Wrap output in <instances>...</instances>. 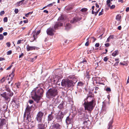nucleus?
<instances>
[{"label": "nucleus", "mask_w": 129, "mask_h": 129, "mask_svg": "<svg viewBox=\"0 0 129 129\" xmlns=\"http://www.w3.org/2000/svg\"><path fill=\"white\" fill-rule=\"evenodd\" d=\"M119 53V52L118 50H117L115 51L112 54V55L113 56L115 57L117 55H118Z\"/></svg>", "instance_id": "obj_24"}, {"label": "nucleus", "mask_w": 129, "mask_h": 129, "mask_svg": "<svg viewBox=\"0 0 129 129\" xmlns=\"http://www.w3.org/2000/svg\"><path fill=\"white\" fill-rule=\"evenodd\" d=\"M5 14V12L4 11H1L0 13V15H1L2 16Z\"/></svg>", "instance_id": "obj_51"}, {"label": "nucleus", "mask_w": 129, "mask_h": 129, "mask_svg": "<svg viewBox=\"0 0 129 129\" xmlns=\"http://www.w3.org/2000/svg\"><path fill=\"white\" fill-rule=\"evenodd\" d=\"M4 38V37L2 34H0V40H3Z\"/></svg>", "instance_id": "obj_41"}, {"label": "nucleus", "mask_w": 129, "mask_h": 129, "mask_svg": "<svg viewBox=\"0 0 129 129\" xmlns=\"http://www.w3.org/2000/svg\"><path fill=\"white\" fill-rule=\"evenodd\" d=\"M129 11V7H127L126 8V12H128Z\"/></svg>", "instance_id": "obj_63"}, {"label": "nucleus", "mask_w": 129, "mask_h": 129, "mask_svg": "<svg viewBox=\"0 0 129 129\" xmlns=\"http://www.w3.org/2000/svg\"><path fill=\"white\" fill-rule=\"evenodd\" d=\"M12 53V51L11 50H10L8 51L7 53V55H10Z\"/></svg>", "instance_id": "obj_40"}, {"label": "nucleus", "mask_w": 129, "mask_h": 129, "mask_svg": "<svg viewBox=\"0 0 129 129\" xmlns=\"http://www.w3.org/2000/svg\"><path fill=\"white\" fill-rule=\"evenodd\" d=\"M5 60V59L4 57H0V61H2L4 60Z\"/></svg>", "instance_id": "obj_59"}, {"label": "nucleus", "mask_w": 129, "mask_h": 129, "mask_svg": "<svg viewBox=\"0 0 129 129\" xmlns=\"http://www.w3.org/2000/svg\"><path fill=\"white\" fill-rule=\"evenodd\" d=\"M40 49L39 48L36 47H33V49L35 50H38Z\"/></svg>", "instance_id": "obj_44"}, {"label": "nucleus", "mask_w": 129, "mask_h": 129, "mask_svg": "<svg viewBox=\"0 0 129 129\" xmlns=\"http://www.w3.org/2000/svg\"><path fill=\"white\" fill-rule=\"evenodd\" d=\"M31 123H30L28 125V128L27 129H32V126H31Z\"/></svg>", "instance_id": "obj_39"}, {"label": "nucleus", "mask_w": 129, "mask_h": 129, "mask_svg": "<svg viewBox=\"0 0 129 129\" xmlns=\"http://www.w3.org/2000/svg\"><path fill=\"white\" fill-rule=\"evenodd\" d=\"M38 129H45V124L43 123L39 124L38 125Z\"/></svg>", "instance_id": "obj_15"}, {"label": "nucleus", "mask_w": 129, "mask_h": 129, "mask_svg": "<svg viewBox=\"0 0 129 129\" xmlns=\"http://www.w3.org/2000/svg\"><path fill=\"white\" fill-rule=\"evenodd\" d=\"M64 18L63 15H61L60 17H59L58 20H63L64 19Z\"/></svg>", "instance_id": "obj_37"}, {"label": "nucleus", "mask_w": 129, "mask_h": 129, "mask_svg": "<svg viewBox=\"0 0 129 129\" xmlns=\"http://www.w3.org/2000/svg\"><path fill=\"white\" fill-rule=\"evenodd\" d=\"M11 94L9 93H7L6 92H2L0 94L1 96L4 98L5 100L8 102H9L11 98L10 97L13 96L14 93L13 92H11Z\"/></svg>", "instance_id": "obj_3"}, {"label": "nucleus", "mask_w": 129, "mask_h": 129, "mask_svg": "<svg viewBox=\"0 0 129 129\" xmlns=\"http://www.w3.org/2000/svg\"><path fill=\"white\" fill-rule=\"evenodd\" d=\"M16 86L17 88H19V86L20 85V83L16 84Z\"/></svg>", "instance_id": "obj_47"}, {"label": "nucleus", "mask_w": 129, "mask_h": 129, "mask_svg": "<svg viewBox=\"0 0 129 129\" xmlns=\"http://www.w3.org/2000/svg\"><path fill=\"white\" fill-rule=\"evenodd\" d=\"M23 41V40H18L17 42V44H20V43H21V41Z\"/></svg>", "instance_id": "obj_50"}, {"label": "nucleus", "mask_w": 129, "mask_h": 129, "mask_svg": "<svg viewBox=\"0 0 129 129\" xmlns=\"http://www.w3.org/2000/svg\"><path fill=\"white\" fill-rule=\"evenodd\" d=\"M4 22H7L8 21V18L7 17H5L4 18Z\"/></svg>", "instance_id": "obj_43"}, {"label": "nucleus", "mask_w": 129, "mask_h": 129, "mask_svg": "<svg viewBox=\"0 0 129 129\" xmlns=\"http://www.w3.org/2000/svg\"><path fill=\"white\" fill-rule=\"evenodd\" d=\"M122 17L120 14H118L116 17V19L117 21H121Z\"/></svg>", "instance_id": "obj_21"}, {"label": "nucleus", "mask_w": 129, "mask_h": 129, "mask_svg": "<svg viewBox=\"0 0 129 129\" xmlns=\"http://www.w3.org/2000/svg\"><path fill=\"white\" fill-rule=\"evenodd\" d=\"M57 94V90L56 89H50L46 92V96L49 99L53 98Z\"/></svg>", "instance_id": "obj_2"}, {"label": "nucleus", "mask_w": 129, "mask_h": 129, "mask_svg": "<svg viewBox=\"0 0 129 129\" xmlns=\"http://www.w3.org/2000/svg\"><path fill=\"white\" fill-rule=\"evenodd\" d=\"M5 90L8 92V93L11 94V92H13L11 91L8 85H6L5 87Z\"/></svg>", "instance_id": "obj_17"}, {"label": "nucleus", "mask_w": 129, "mask_h": 129, "mask_svg": "<svg viewBox=\"0 0 129 129\" xmlns=\"http://www.w3.org/2000/svg\"><path fill=\"white\" fill-rule=\"evenodd\" d=\"M107 5L108 6V7H110V3H111L110 0H107Z\"/></svg>", "instance_id": "obj_32"}, {"label": "nucleus", "mask_w": 129, "mask_h": 129, "mask_svg": "<svg viewBox=\"0 0 129 129\" xmlns=\"http://www.w3.org/2000/svg\"><path fill=\"white\" fill-rule=\"evenodd\" d=\"M32 106H29V105H27L25 110V112L27 113V115H30L32 109Z\"/></svg>", "instance_id": "obj_9"}, {"label": "nucleus", "mask_w": 129, "mask_h": 129, "mask_svg": "<svg viewBox=\"0 0 129 129\" xmlns=\"http://www.w3.org/2000/svg\"><path fill=\"white\" fill-rule=\"evenodd\" d=\"M6 122V120L5 119H1L0 124L1 125H3L5 124Z\"/></svg>", "instance_id": "obj_25"}, {"label": "nucleus", "mask_w": 129, "mask_h": 129, "mask_svg": "<svg viewBox=\"0 0 129 129\" xmlns=\"http://www.w3.org/2000/svg\"><path fill=\"white\" fill-rule=\"evenodd\" d=\"M58 107L60 109H62L63 107V104L62 103H60L58 106Z\"/></svg>", "instance_id": "obj_31"}, {"label": "nucleus", "mask_w": 129, "mask_h": 129, "mask_svg": "<svg viewBox=\"0 0 129 129\" xmlns=\"http://www.w3.org/2000/svg\"><path fill=\"white\" fill-rule=\"evenodd\" d=\"M87 10H88V9L87 8H82L81 9V12H86L87 11Z\"/></svg>", "instance_id": "obj_33"}, {"label": "nucleus", "mask_w": 129, "mask_h": 129, "mask_svg": "<svg viewBox=\"0 0 129 129\" xmlns=\"http://www.w3.org/2000/svg\"><path fill=\"white\" fill-rule=\"evenodd\" d=\"M60 125L56 123L52 126L51 129H60Z\"/></svg>", "instance_id": "obj_14"}, {"label": "nucleus", "mask_w": 129, "mask_h": 129, "mask_svg": "<svg viewBox=\"0 0 129 129\" xmlns=\"http://www.w3.org/2000/svg\"><path fill=\"white\" fill-rule=\"evenodd\" d=\"M73 82L71 80H63L61 82V85L63 86L69 87L73 85Z\"/></svg>", "instance_id": "obj_4"}, {"label": "nucleus", "mask_w": 129, "mask_h": 129, "mask_svg": "<svg viewBox=\"0 0 129 129\" xmlns=\"http://www.w3.org/2000/svg\"><path fill=\"white\" fill-rule=\"evenodd\" d=\"M95 105V99H93L90 102H85L83 104L85 110L91 112L93 109Z\"/></svg>", "instance_id": "obj_1"}, {"label": "nucleus", "mask_w": 129, "mask_h": 129, "mask_svg": "<svg viewBox=\"0 0 129 129\" xmlns=\"http://www.w3.org/2000/svg\"><path fill=\"white\" fill-rule=\"evenodd\" d=\"M36 33L35 31H33V34H34L33 36V37L34 38V40L35 39H36V38H37V37H35V34ZM40 33V30L38 31L36 33L35 35L36 36H37V35H38Z\"/></svg>", "instance_id": "obj_16"}, {"label": "nucleus", "mask_w": 129, "mask_h": 129, "mask_svg": "<svg viewBox=\"0 0 129 129\" xmlns=\"http://www.w3.org/2000/svg\"><path fill=\"white\" fill-rule=\"evenodd\" d=\"M44 113L41 111H39L37 114L36 119L38 122H41L42 117L43 116Z\"/></svg>", "instance_id": "obj_6"}, {"label": "nucleus", "mask_w": 129, "mask_h": 129, "mask_svg": "<svg viewBox=\"0 0 129 129\" xmlns=\"http://www.w3.org/2000/svg\"><path fill=\"white\" fill-rule=\"evenodd\" d=\"M54 118V116L51 114H49L48 116V120L51 121Z\"/></svg>", "instance_id": "obj_18"}, {"label": "nucleus", "mask_w": 129, "mask_h": 129, "mask_svg": "<svg viewBox=\"0 0 129 129\" xmlns=\"http://www.w3.org/2000/svg\"><path fill=\"white\" fill-rule=\"evenodd\" d=\"M12 65H11L10 66L8 67L7 69H6V70H10V69L12 67Z\"/></svg>", "instance_id": "obj_55"}, {"label": "nucleus", "mask_w": 129, "mask_h": 129, "mask_svg": "<svg viewBox=\"0 0 129 129\" xmlns=\"http://www.w3.org/2000/svg\"><path fill=\"white\" fill-rule=\"evenodd\" d=\"M35 94L38 95H41L43 94V89L40 87H37L34 89Z\"/></svg>", "instance_id": "obj_5"}, {"label": "nucleus", "mask_w": 129, "mask_h": 129, "mask_svg": "<svg viewBox=\"0 0 129 129\" xmlns=\"http://www.w3.org/2000/svg\"><path fill=\"white\" fill-rule=\"evenodd\" d=\"M65 28L66 30H68L71 27V24L70 23H67L65 25Z\"/></svg>", "instance_id": "obj_19"}, {"label": "nucleus", "mask_w": 129, "mask_h": 129, "mask_svg": "<svg viewBox=\"0 0 129 129\" xmlns=\"http://www.w3.org/2000/svg\"><path fill=\"white\" fill-rule=\"evenodd\" d=\"M100 46V44L99 43H97L95 44V46L96 47H98Z\"/></svg>", "instance_id": "obj_53"}, {"label": "nucleus", "mask_w": 129, "mask_h": 129, "mask_svg": "<svg viewBox=\"0 0 129 129\" xmlns=\"http://www.w3.org/2000/svg\"><path fill=\"white\" fill-rule=\"evenodd\" d=\"M63 116L64 115L62 112H61L60 113L59 112L58 113L56 117V118L58 121H62V120Z\"/></svg>", "instance_id": "obj_7"}, {"label": "nucleus", "mask_w": 129, "mask_h": 129, "mask_svg": "<svg viewBox=\"0 0 129 129\" xmlns=\"http://www.w3.org/2000/svg\"><path fill=\"white\" fill-rule=\"evenodd\" d=\"M110 38L108 37V38H107V41H106V42H109L110 41Z\"/></svg>", "instance_id": "obj_64"}, {"label": "nucleus", "mask_w": 129, "mask_h": 129, "mask_svg": "<svg viewBox=\"0 0 129 129\" xmlns=\"http://www.w3.org/2000/svg\"><path fill=\"white\" fill-rule=\"evenodd\" d=\"M26 48L28 51L32 50V47L28 45L27 46Z\"/></svg>", "instance_id": "obj_26"}, {"label": "nucleus", "mask_w": 129, "mask_h": 129, "mask_svg": "<svg viewBox=\"0 0 129 129\" xmlns=\"http://www.w3.org/2000/svg\"><path fill=\"white\" fill-rule=\"evenodd\" d=\"M89 38H88L87 39V42L85 44V45L86 46H88L89 45Z\"/></svg>", "instance_id": "obj_30"}, {"label": "nucleus", "mask_w": 129, "mask_h": 129, "mask_svg": "<svg viewBox=\"0 0 129 129\" xmlns=\"http://www.w3.org/2000/svg\"><path fill=\"white\" fill-rule=\"evenodd\" d=\"M121 22V21H115V23L114 25L116 26H117Z\"/></svg>", "instance_id": "obj_28"}, {"label": "nucleus", "mask_w": 129, "mask_h": 129, "mask_svg": "<svg viewBox=\"0 0 129 129\" xmlns=\"http://www.w3.org/2000/svg\"><path fill=\"white\" fill-rule=\"evenodd\" d=\"M54 30L53 28H49L47 30V34L51 36H53L54 35Z\"/></svg>", "instance_id": "obj_8"}, {"label": "nucleus", "mask_w": 129, "mask_h": 129, "mask_svg": "<svg viewBox=\"0 0 129 129\" xmlns=\"http://www.w3.org/2000/svg\"><path fill=\"white\" fill-rule=\"evenodd\" d=\"M108 59V57L106 56V57H105L104 58L103 60L105 61L106 62L107 61Z\"/></svg>", "instance_id": "obj_45"}, {"label": "nucleus", "mask_w": 129, "mask_h": 129, "mask_svg": "<svg viewBox=\"0 0 129 129\" xmlns=\"http://www.w3.org/2000/svg\"><path fill=\"white\" fill-rule=\"evenodd\" d=\"M105 46L107 47H108L110 46V44L109 43H107L105 44Z\"/></svg>", "instance_id": "obj_54"}, {"label": "nucleus", "mask_w": 129, "mask_h": 129, "mask_svg": "<svg viewBox=\"0 0 129 129\" xmlns=\"http://www.w3.org/2000/svg\"><path fill=\"white\" fill-rule=\"evenodd\" d=\"M14 70L12 71V73L9 75V78H13V77L14 76Z\"/></svg>", "instance_id": "obj_27"}, {"label": "nucleus", "mask_w": 129, "mask_h": 129, "mask_svg": "<svg viewBox=\"0 0 129 129\" xmlns=\"http://www.w3.org/2000/svg\"><path fill=\"white\" fill-rule=\"evenodd\" d=\"M83 111H79L78 112V113L79 115H81Z\"/></svg>", "instance_id": "obj_58"}, {"label": "nucleus", "mask_w": 129, "mask_h": 129, "mask_svg": "<svg viewBox=\"0 0 129 129\" xmlns=\"http://www.w3.org/2000/svg\"><path fill=\"white\" fill-rule=\"evenodd\" d=\"M91 38L93 39V42H94L96 40V39L94 37H92Z\"/></svg>", "instance_id": "obj_62"}, {"label": "nucleus", "mask_w": 129, "mask_h": 129, "mask_svg": "<svg viewBox=\"0 0 129 129\" xmlns=\"http://www.w3.org/2000/svg\"><path fill=\"white\" fill-rule=\"evenodd\" d=\"M63 25L62 23L60 22H56L54 26V28L55 29H58V27L60 26H61Z\"/></svg>", "instance_id": "obj_13"}, {"label": "nucleus", "mask_w": 129, "mask_h": 129, "mask_svg": "<svg viewBox=\"0 0 129 129\" xmlns=\"http://www.w3.org/2000/svg\"><path fill=\"white\" fill-rule=\"evenodd\" d=\"M81 20V18L79 17H75L70 22L72 23H74Z\"/></svg>", "instance_id": "obj_10"}, {"label": "nucleus", "mask_w": 129, "mask_h": 129, "mask_svg": "<svg viewBox=\"0 0 129 129\" xmlns=\"http://www.w3.org/2000/svg\"><path fill=\"white\" fill-rule=\"evenodd\" d=\"M24 53H22L20 55H19V58H20L22 57H23V56H24Z\"/></svg>", "instance_id": "obj_49"}, {"label": "nucleus", "mask_w": 129, "mask_h": 129, "mask_svg": "<svg viewBox=\"0 0 129 129\" xmlns=\"http://www.w3.org/2000/svg\"><path fill=\"white\" fill-rule=\"evenodd\" d=\"M32 13V12H29V13L25 14V16L26 17H28L29 15H31Z\"/></svg>", "instance_id": "obj_38"}, {"label": "nucleus", "mask_w": 129, "mask_h": 129, "mask_svg": "<svg viewBox=\"0 0 129 129\" xmlns=\"http://www.w3.org/2000/svg\"><path fill=\"white\" fill-rule=\"evenodd\" d=\"M106 90L108 91H111V90L110 88L109 87H107L106 89Z\"/></svg>", "instance_id": "obj_46"}, {"label": "nucleus", "mask_w": 129, "mask_h": 129, "mask_svg": "<svg viewBox=\"0 0 129 129\" xmlns=\"http://www.w3.org/2000/svg\"><path fill=\"white\" fill-rule=\"evenodd\" d=\"M6 45H7V46L8 47H10L11 46V44L10 42H7L6 43Z\"/></svg>", "instance_id": "obj_42"}, {"label": "nucleus", "mask_w": 129, "mask_h": 129, "mask_svg": "<svg viewBox=\"0 0 129 129\" xmlns=\"http://www.w3.org/2000/svg\"><path fill=\"white\" fill-rule=\"evenodd\" d=\"M25 0H22L17 2V5L20 6L22 4V3Z\"/></svg>", "instance_id": "obj_29"}, {"label": "nucleus", "mask_w": 129, "mask_h": 129, "mask_svg": "<svg viewBox=\"0 0 129 129\" xmlns=\"http://www.w3.org/2000/svg\"><path fill=\"white\" fill-rule=\"evenodd\" d=\"M4 29L2 27L0 28V33H1L3 30Z\"/></svg>", "instance_id": "obj_61"}, {"label": "nucleus", "mask_w": 129, "mask_h": 129, "mask_svg": "<svg viewBox=\"0 0 129 129\" xmlns=\"http://www.w3.org/2000/svg\"><path fill=\"white\" fill-rule=\"evenodd\" d=\"M6 79V78L5 77H3L1 80V82L2 83H3L5 81Z\"/></svg>", "instance_id": "obj_35"}, {"label": "nucleus", "mask_w": 129, "mask_h": 129, "mask_svg": "<svg viewBox=\"0 0 129 129\" xmlns=\"http://www.w3.org/2000/svg\"><path fill=\"white\" fill-rule=\"evenodd\" d=\"M13 80V78H9L8 79V84H10L11 81H12Z\"/></svg>", "instance_id": "obj_36"}, {"label": "nucleus", "mask_w": 129, "mask_h": 129, "mask_svg": "<svg viewBox=\"0 0 129 129\" xmlns=\"http://www.w3.org/2000/svg\"><path fill=\"white\" fill-rule=\"evenodd\" d=\"M84 76L87 79L89 80L90 78V75L89 74V72L86 71L85 74Z\"/></svg>", "instance_id": "obj_20"}, {"label": "nucleus", "mask_w": 129, "mask_h": 129, "mask_svg": "<svg viewBox=\"0 0 129 129\" xmlns=\"http://www.w3.org/2000/svg\"><path fill=\"white\" fill-rule=\"evenodd\" d=\"M53 3H51V4H49L47 6H48V7H51L53 5Z\"/></svg>", "instance_id": "obj_57"}, {"label": "nucleus", "mask_w": 129, "mask_h": 129, "mask_svg": "<svg viewBox=\"0 0 129 129\" xmlns=\"http://www.w3.org/2000/svg\"><path fill=\"white\" fill-rule=\"evenodd\" d=\"M27 120L29 122H31V123L32 122L31 116L30 115H27Z\"/></svg>", "instance_id": "obj_23"}, {"label": "nucleus", "mask_w": 129, "mask_h": 129, "mask_svg": "<svg viewBox=\"0 0 129 129\" xmlns=\"http://www.w3.org/2000/svg\"><path fill=\"white\" fill-rule=\"evenodd\" d=\"M19 12V10L17 9H15L14 10V12L15 14Z\"/></svg>", "instance_id": "obj_48"}, {"label": "nucleus", "mask_w": 129, "mask_h": 129, "mask_svg": "<svg viewBox=\"0 0 129 129\" xmlns=\"http://www.w3.org/2000/svg\"><path fill=\"white\" fill-rule=\"evenodd\" d=\"M110 7V9H114L115 7V6L114 5H113L111 6Z\"/></svg>", "instance_id": "obj_52"}, {"label": "nucleus", "mask_w": 129, "mask_h": 129, "mask_svg": "<svg viewBox=\"0 0 129 129\" xmlns=\"http://www.w3.org/2000/svg\"><path fill=\"white\" fill-rule=\"evenodd\" d=\"M73 119L72 118H70L69 116L67 117L66 119V123L68 124L72 123L73 122Z\"/></svg>", "instance_id": "obj_12"}, {"label": "nucleus", "mask_w": 129, "mask_h": 129, "mask_svg": "<svg viewBox=\"0 0 129 129\" xmlns=\"http://www.w3.org/2000/svg\"><path fill=\"white\" fill-rule=\"evenodd\" d=\"M112 123L113 121L112 120L109 122L108 124V126L109 127L108 128V129H112V128L113 127V126L112 125Z\"/></svg>", "instance_id": "obj_22"}, {"label": "nucleus", "mask_w": 129, "mask_h": 129, "mask_svg": "<svg viewBox=\"0 0 129 129\" xmlns=\"http://www.w3.org/2000/svg\"><path fill=\"white\" fill-rule=\"evenodd\" d=\"M109 37L110 38V39H113L114 38V36L113 35H110Z\"/></svg>", "instance_id": "obj_56"}, {"label": "nucleus", "mask_w": 129, "mask_h": 129, "mask_svg": "<svg viewBox=\"0 0 129 129\" xmlns=\"http://www.w3.org/2000/svg\"><path fill=\"white\" fill-rule=\"evenodd\" d=\"M40 96L37 94H35L33 97V99L37 103L40 100Z\"/></svg>", "instance_id": "obj_11"}, {"label": "nucleus", "mask_w": 129, "mask_h": 129, "mask_svg": "<svg viewBox=\"0 0 129 129\" xmlns=\"http://www.w3.org/2000/svg\"><path fill=\"white\" fill-rule=\"evenodd\" d=\"M83 85L84 83L81 82H79L78 83V85L79 86H82Z\"/></svg>", "instance_id": "obj_34"}, {"label": "nucleus", "mask_w": 129, "mask_h": 129, "mask_svg": "<svg viewBox=\"0 0 129 129\" xmlns=\"http://www.w3.org/2000/svg\"><path fill=\"white\" fill-rule=\"evenodd\" d=\"M121 28V26H119L118 27V29L119 30H120Z\"/></svg>", "instance_id": "obj_60"}]
</instances>
